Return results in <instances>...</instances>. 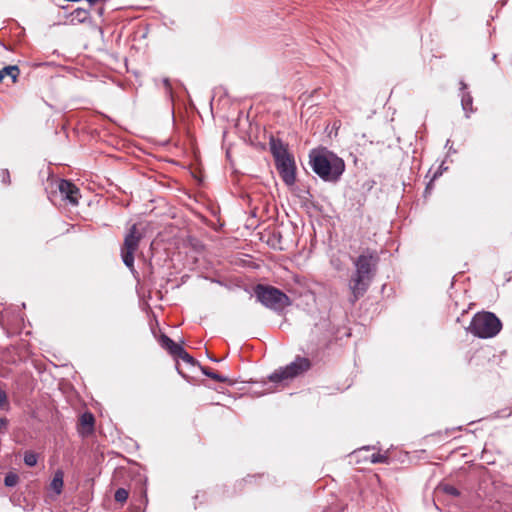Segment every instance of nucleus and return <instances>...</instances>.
<instances>
[{"instance_id":"obj_1","label":"nucleus","mask_w":512,"mask_h":512,"mask_svg":"<svg viewBox=\"0 0 512 512\" xmlns=\"http://www.w3.org/2000/svg\"><path fill=\"white\" fill-rule=\"evenodd\" d=\"M309 163L314 173L324 181H337L345 169L344 161L326 149H313Z\"/></svg>"},{"instance_id":"obj_2","label":"nucleus","mask_w":512,"mask_h":512,"mask_svg":"<svg viewBox=\"0 0 512 512\" xmlns=\"http://www.w3.org/2000/svg\"><path fill=\"white\" fill-rule=\"evenodd\" d=\"M270 151L275 159L276 168L287 185H293L296 180V166L293 156L287 146L280 140L270 139Z\"/></svg>"},{"instance_id":"obj_3","label":"nucleus","mask_w":512,"mask_h":512,"mask_svg":"<svg viewBox=\"0 0 512 512\" xmlns=\"http://www.w3.org/2000/svg\"><path fill=\"white\" fill-rule=\"evenodd\" d=\"M502 328V323L495 314L491 312H481L474 315L467 331L478 338H492L496 336Z\"/></svg>"},{"instance_id":"obj_4","label":"nucleus","mask_w":512,"mask_h":512,"mask_svg":"<svg viewBox=\"0 0 512 512\" xmlns=\"http://www.w3.org/2000/svg\"><path fill=\"white\" fill-rule=\"evenodd\" d=\"M254 295L263 306L276 312L291 305L290 298L284 292L270 285L257 284Z\"/></svg>"},{"instance_id":"obj_5","label":"nucleus","mask_w":512,"mask_h":512,"mask_svg":"<svg viewBox=\"0 0 512 512\" xmlns=\"http://www.w3.org/2000/svg\"><path fill=\"white\" fill-rule=\"evenodd\" d=\"M311 367V362L306 357H296V359L285 366L273 372L269 376L271 382H281L283 380L293 379L304 372L308 371Z\"/></svg>"},{"instance_id":"obj_6","label":"nucleus","mask_w":512,"mask_h":512,"mask_svg":"<svg viewBox=\"0 0 512 512\" xmlns=\"http://www.w3.org/2000/svg\"><path fill=\"white\" fill-rule=\"evenodd\" d=\"M141 239L142 234L138 231L137 225L133 224L126 234L121 248L123 263L130 270L134 269V253L137 251Z\"/></svg>"},{"instance_id":"obj_7","label":"nucleus","mask_w":512,"mask_h":512,"mask_svg":"<svg viewBox=\"0 0 512 512\" xmlns=\"http://www.w3.org/2000/svg\"><path fill=\"white\" fill-rule=\"evenodd\" d=\"M379 262L377 251L366 249L354 261L355 272L365 278L372 279Z\"/></svg>"},{"instance_id":"obj_8","label":"nucleus","mask_w":512,"mask_h":512,"mask_svg":"<svg viewBox=\"0 0 512 512\" xmlns=\"http://www.w3.org/2000/svg\"><path fill=\"white\" fill-rule=\"evenodd\" d=\"M372 279L365 278L359 274L354 273L350 282H349V288L352 293V299L351 302L355 303L360 297H362L365 292L367 291L369 284Z\"/></svg>"},{"instance_id":"obj_9","label":"nucleus","mask_w":512,"mask_h":512,"mask_svg":"<svg viewBox=\"0 0 512 512\" xmlns=\"http://www.w3.org/2000/svg\"><path fill=\"white\" fill-rule=\"evenodd\" d=\"M58 190L62 198L68 201L69 204L75 206L78 204L80 197L79 189L68 180H60L58 183Z\"/></svg>"},{"instance_id":"obj_10","label":"nucleus","mask_w":512,"mask_h":512,"mask_svg":"<svg viewBox=\"0 0 512 512\" xmlns=\"http://www.w3.org/2000/svg\"><path fill=\"white\" fill-rule=\"evenodd\" d=\"M94 416L90 412H85L80 416L79 419V432L82 435H89L93 432L94 429Z\"/></svg>"},{"instance_id":"obj_11","label":"nucleus","mask_w":512,"mask_h":512,"mask_svg":"<svg viewBox=\"0 0 512 512\" xmlns=\"http://www.w3.org/2000/svg\"><path fill=\"white\" fill-rule=\"evenodd\" d=\"M90 12L87 8H77L72 11L70 17L72 23H84L89 19Z\"/></svg>"},{"instance_id":"obj_12","label":"nucleus","mask_w":512,"mask_h":512,"mask_svg":"<svg viewBox=\"0 0 512 512\" xmlns=\"http://www.w3.org/2000/svg\"><path fill=\"white\" fill-rule=\"evenodd\" d=\"M63 478H64V473L63 471L61 470H57L54 474V477L51 481V489L56 493V494H60L62 492V488H63Z\"/></svg>"},{"instance_id":"obj_13","label":"nucleus","mask_w":512,"mask_h":512,"mask_svg":"<svg viewBox=\"0 0 512 512\" xmlns=\"http://www.w3.org/2000/svg\"><path fill=\"white\" fill-rule=\"evenodd\" d=\"M473 98L470 95V93L464 92L461 97V105L463 110L466 113V117H469L470 114L473 112Z\"/></svg>"},{"instance_id":"obj_14","label":"nucleus","mask_w":512,"mask_h":512,"mask_svg":"<svg viewBox=\"0 0 512 512\" xmlns=\"http://www.w3.org/2000/svg\"><path fill=\"white\" fill-rule=\"evenodd\" d=\"M200 368H201L202 373L205 376H207V377H209V378H211V379H213V380H215L217 382H220V383L228 382V378L226 376L220 375V374H218V373H216V372L212 371L211 369H209L207 367H204V366H200Z\"/></svg>"},{"instance_id":"obj_15","label":"nucleus","mask_w":512,"mask_h":512,"mask_svg":"<svg viewBox=\"0 0 512 512\" xmlns=\"http://www.w3.org/2000/svg\"><path fill=\"white\" fill-rule=\"evenodd\" d=\"M141 503H142V505L134 504L132 512H145L146 506H147V503H148V498H147L146 490L142 491Z\"/></svg>"},{"instance_id":"obj_16","label":"nucleus","mask_w":512,"mask_h":512,"mask_svg":"<svg viewBox=\"0 0 512 512\" xmlns=\"http://www.w3.org/2000/svg\"><path fill=\"white\" fill-rule=\"evenodd\" d=\"M440 489L446 493L447 495H450L452 497H459L460 496V491L452 486V485H449V484H443L440 486Z\"/></svg>"},{"instance_id":"obj_17","label":"nucleus","mask_w":512,"mask_h":512,"mask_svg":"<svg viewBox=\"0 0 512 512\" xmlns=\"http://www.w3.org/2000/svg\"><path fill=\"white\" fill-rule=\"evenodd\" d=\"M129 493L125 488H118L114 494L116 502L124 503L128 499Z\"/></svg>"},{"instance_id":"obj_18","label":"nucleus","mask_w":512,"mask_h":512,"mask_svg":"<svg viewBox=\"0 0 512 512\" xmlns=\"http://www.w3.org/2000/svg\"><path fill=\"white\" fill-rule=\"evenodd\" d=\"M37 455L33 452H26L24 454V463L29 466V467H33L37 464Z\"/></svg>"},{"instance_id":"obj_19","label":"nucleus","mask_w":512,"mask_h":512,"mask_svg":"<svg viewBox=\"0 0 512 512\" xmlns=\"http://www.w3.org/2000/svg\"><path fill=\"white\" fill-rule=\"evenodd\" d=\"M18 482V476L14 473H8L4 478V484L7 487H13Z\"/></svg>"},{"instance_id":"obj_20","label":"nucleus","mask_w":512,"mask_h":512,"mask_svg":"<svg viewBox=\"0 0 512 512\" xmlns=\"http://www.w3.org/2000/svg\"><path fill=\"white\" fill-rule=\"evenodd\" d=\"M159 343L162 348L168 350L174 344V341L167 335L162 334L159 338Z\"/></svg>"},{"instance_id":"obj_21","label":"nucleus","mask_w":512,"mask_h":512,"mask_svg":"<svg viewBox=\"0 0 512 512\" xmlns=\"http://www.w3.org/2000/svg\"><path fill=\"white\" fill-rule=\"evenodd\" d=\"M177 358H180L181 360L192 366L197 364L196 360L190 354H188L185 351V349L178 355Z\"/></svg>"},{"instance_id":"obj_22","label":"nucleus","mask_w":512,"mask_h":512,"mask_svg":"<svg viewBox=\"0 0 512 512\" xmlns=\"http://www.w3.org/2000/svg\"><path fill=\"white\" fill-rule=\"evenodd\" d=\"M370 461L372 463H387L388 462V456L385 454L380 453H374L370 457Z\"/></svg>"},{"instance_id":"obj_23","label":"nucleus","mask_w":512,"mask_h":512,"mask_svg":"<svg viewBox=\"0 0 512 512\" xmlns=\"http://www.w3.org/2000/svg\"><path fill=\"white\" fill-rule=\"evenodd\" d=\"M9 403H8V396L7 393L0 389V409H8Z\"/></svg>"},{"instance_id":"obj_24","label":"nucleus","mask_w":512,"mask_h":512,"mask_svg":"<svg viewBox=\"0 0 512 512\" xmlns=\"http://www.w3.org/2000/svg\"><path fill=\"white\" fill-rule=\"evenodd\" d=\"M184 350V348L175 343L167 350L172 356L178 357V355Z\"/></svg>"},{"instance_id":"obj_25","label":"nucleus","mask_w":512,"mask_h":512,"mask_svg":"<svg viewBox=\"0 0 512 512\" xmlns=\"http://www.w3.org/2000/svg\"><path fill=\"white\" fill-rule=\"evenodd\" d=\"M0 182L4 184L10 183V173L7 169H0Z\"/></svg>"},{"instance_id":"obj_26","label":"nucleus","mask_w":512,"mask_h":512,"mask_svg":"<svg viewBox=\"0 0 512 512\" xmlns=\"http://www.w3.org/2000/svg\"><path fill=\"white\" fill-rule=\"evenodd\" d=\"M331 264L337 271H341L344 268V265L338 257H332Z\"/></svg>"},{"instance_id":"obj_27","label":"nucleus","mask_w":512,"mask_h":512,"mask_svg":"<svg viewBox=\"0 0 512 512\" xmlns=\"http://www.w3.org/2000/svg\"><path fill=\"white\" fill-rule=\"evenodd\" d=\"M8 427V420L6 418H0V433H4Z\"/></svg>"},{"instance_id":"obj_28","label":"nucleus","mask_w":512,"mask_h":512,"mask_svg":"<svg viewBox=\"0 0 512 512\" xmlns=\"http://www.w3.org/2000/svg\"><path fill=\"white\" fill-rule=\"evenodd\" d=\"M163 82H164V85H165L167 88H169V87H170V83H169V80H168V79H164V80H163Z\"/></svg>"},{"instance_id":"obj_29","label":"nucleus","mask_w":512,"mask_h":512,"mask_svg":"<svg viewBox=\"0 0 512 512\" xmlns=\"http://www.w3.org/2000/svg\"><path fill=\"white\" fill-rule=\"evenodd\" d=\"M98 14L99 15H102L103 12H104V8L103 7H100L98 10H97Z\"/></svg>"},{"instance_id":"obj_30","label":"nucleus","mask_w":512,"mask_h":512,"mask_svg":"<svg viewBox=\"0 0 512 512\" xmlns=\"http://www.w3.org/2000/svg\"><path fill=\"white\" fill-rule=\"evenodd\" d=\"M460 84H461V89L462 90L466 89V84L464 82H461Z\"/></svg>"},{"instance_id":"obj_31","label":"nucleus","mask_w":512,"mask_h":512,"mask_svg":"<svg viewBox=\"0 0 512 512\" xmlns=\"http://www.w3.org/2000/svg\"><path fill=\"white\" fill-rule=\"evenodd\" d=\"M210 360L213 361V362H218L219 360L214 358V357H210Z\"/></svg>"},{"instance_id":"obj_32","label":"nucleus","mask_w":512,"mask_h":512,"mask_svg":"<svg viewBox=\"0 0 512 512\" xmlns=\"http://www.w3.org/2000/svg\"><path fill=\"white\" fill-rule=\"evenodd\" d=\"M177 370H178V374H181L184 377V375L181 373V371L178 368H177Z\"/></svg>"}]
</instances>
